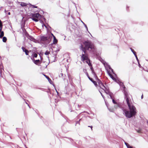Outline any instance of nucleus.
I'll return each mask as SVG.
<instances>
[{
    "instance_id": "nucleus-34",
    "label": "nucleus",
    "mask_w": 148,
    "mask_h": 148,
    "mask_svg": "<svg viewBox=\"0 0 148 148\" xmlns=\"http://www.w3.org/2000/svg\"><path fill=\"white\" fill-rule=\"evenodd\" d=\"M110 69L111 70L112 72H113V71L112 69L111 68H110Z\"/></svg>"
},
{
    "instance_id": "nucleus-10",
    "label": "nucleus",
    "mask_w": 148,
    "mask_h": 148,
    "mask_svg": "<svg viewBox=\"0 0 148 148\" xmlns=\"http://www.w3.org/2000/svg\"><path fill=\"white\" fill-rule=\"evenodd\" d=\"M34 62L35 64L38 65V63H40V61L39 60H36L34 61Z\"/></svg>"
},
{
    "instance_id": "nucleus-4",
    "label": "nucleus",
    "mask_w": 148,
    "mask_h": 148,
    "mask_svg": "<svg viewBox=\"0 0 148 148\" xmlns=\"http://www.w3.org/2000/svg\"><path fill=\"white\" fill-rule=\"evenodd\" d=\"M41 18V15L38 13L32 14V20L36 22H37Z\"/></svg>"
},
{
    "instance_id": "nucleus-18",
    "label": "nucleus",
    "mask_w": 148,
    "mask_h": 148,
    "mask_svg": "<svg viewBox=\"0 0 148 148\" xmlns=\"http://www.w3.org/2000/svg\"><path fill=\"white\" fill-rule=\"evenodd\" d=\"M24 52H25V54L27 55H28V53H29V52L28 50H27V49L25 50L24 51Z\"/></svg>"
},
{
    "instance_id": "nucleus-11",
    "label": "nucleus",
    "mask_w": 148,
    "mask_h": 148,
    "mask_svg": "<svg viewBox=\"0 0 148 148\" xmlns=\"http://www.w3.org/2000/svg\"><path fill=\"white\" fill-rule=\"evenodd\" d=\"M4 35V33L3 31H1L0 33V38H2L3 37Z\"/></svg>"
},
{
    "instance_id": "nucleus-21",
    "label": "nucleus",
    "mask_w": 148,
    "mask_h": 148,
    "mask_svg": "<svg viewBox=\"0 0 148 148\" xmlns=\"http://www.w3.org/2000/svg\"><path fill=\"white\" fill-rule=\"evenodd\" d=\"M45 77L49 81H51V80L46 75H45Z\"/></svg>"
},
{
    "instance_id": "nucleus-23",
    "label": "nucleus",
    "mask_w": 148,
    "mask_h": 148,
    "mask_svg": "<svg viewBox=\"0 0 148 148\" xmlns=\"http://www.w3.org/2000/svg\"><path fill=\"white\" fill-rule=\"evenodd\" d=\"M112 102L114 104H117L116 102L114 99H112Z\"/></svg>"
},
{
    "instance_id": "nucleus-22",
    "label": "nucleus",
    "mask_w": 148,
    "mask_h": 148,
    "mask_svg": "<svg viewBox=\"0 0 148 148\" xmlns=\"http://www.w3.org/2000/svg\"><path fill=\"white\" fill-rule=\"evenodd\" d=\"M37 56H38L37 54L36 53H35L34 54L33 57H34L36 58Z\"/></svg>"
},
{
    "instance_id": "nucleus-19",
    "label": "nucleus",
    "mask_w": 148,
    "mask_h": 148,
    "mask_svg": "<svg viewBox=\"0 0 148 148\" xmlns=\"http://www.w3.org/2000/svg\"><path fill=\"white\" fill-rule=\"evenodd\" d=\"M88 64L90 67V69H91L92 71L93 72V67H92V64H91L90 65L89 64Z\"/></svg>"
},
{
    "instance_id": "nucleus-38",
    "label": "nucleus",
    "mask_w": 148,
    "mask_h": 148,
    "mask_svg": "<svg viewBox=\"0 0 148 148\" xmlns=\"http://www.w3.org/2000/svg\"><path fill=\"white\" fill-rule=\"evenodd\" d=\"M51 35H52L53 36H53H54L53 35V34H52V33H51Z\"/></svg>"
},
{
    "instance_id": "nucleus-39",
    "label": "nucleus",
    "mask_w": 148,
    "mask_h": 148,
    "mask_svg": "<svg viewBox=\"0 0 148 148\" xmlns=\"http://www.w3.org/2000/svg\"><path fill=\"white\" fill-rule=\"evenodd\" d=\"M8 14L10 15V12H9L8 13Z\"/></svg>"
},
{
    "instance_id": "nucleus-5",
    "label": "nucleus",
    "mask_w": 148,
    "mask_h": 148,
    "mask_svg": "<svg viewBox=\"0 0 148 148\" xmlns=\"http://www.w3.org/2000/svg\"><path fill=\"white\" fill-rule=\"evenodd\" d=\"M99 86L102 89L103 91L106 94H108L109 91L108 89L102 83L101 84H99Z\"/></svg>"
},
{
    "instance_id": "nucleus-9",
    "label": "nucleus",
    "mask_w": 148,
    "mask_h": 148,
    "mask_svg": "<svg viewBox=\"0 0 148 148\" xmlns=\"http://www.w3.org/2000/svg\"><path fill=\"white\" fill-rule=\"evenodd\" d=\"M53 43L54 44H56L58 42V40L56 38L55 36H53Z\"/></svg>"
},
{
    "instance_id": "nucleus-36",
    "label": "nucleus",
    "mask_w": 148,
    "mask_h": 148,
    "mask_svg": "<svg viewBox=\"0 0 148 148\" xmlns=\"http://www.w3.org/2000/svg\"><path fill=\"white\" fill-rule=\"evenodd\" d=\"M141 98L142 99L143 98V94L141 96Z\"/></svg>"
},
{
    "instance_id": "nucleus-29",
    "label": "nucleus",
    "mask_w": 148,
    "mask_h": 148,
    "mask_svg": "<svg viewBox=\"0 0 148 148\" xmlns=\"http://www.w3.org/2000/svg\"><path fill=\"white\" fill-rule=\"evenodd\" d=\"M135 56L136 57V59H137V61H138V57H137V56L136 54V55H135Z\"/></svg>"
},
{
    "instance_id": "nucleus-37",
    "label": "nucleus",
    "mask_w": 148,
    "mask_h": 148,
    "mask_svg": "<svg viewBox=\"0 0 148 148\" xmlns=\"http://www.w3.org/2000/svg\"><path fill=\"white\" fill-rule=\"evenodd\" d=\"M100 93H101V95H102V96L103 97V98H104L103 96V95H102V93H101V92H100Z\"/></svg>"
},
{
    "instance_id": "nucleus-25",
    "label": "nucleus",
    "mask_w": 148,
    "mask_h": 148,
    "mask_svg": "<svg viewBox=\"0 0 148 148\" xmlns=\"http://www.w3.org/2000/svg\"><path fill=\"white\" fill-rule=\"evenodd\" d=\"M22 49L23 50V51L24 52L25 50H26V49H25V48L23 47H22Z\"/></svg>"
},
{
    "instance_id": "nucleus-17",
    "label": "nucleus",
    "mask_w": 148,
    "mask_h": 148,
    "mask_svg": "<svg viewBox=\"0 0 148 148\" xmlns=\"http://www.w3.org/2000/svg\"><path fill=\"white\" fill-rule=\"evenodd\" d=\"M131 49L132 51L133 52V53L134 55H136V52L134 51V50L133 49L131 48Z\"/></svg>"
},
{
    "instance_id": "nucleus-8",
    "label": "nucleus",
    "mask_w": 148,
    "mask_h": 148,
    "mask_svg": "<svg viewBox=\"0 0 148 148\" xmlns=\"http://www.w3.org/2000/svg\"><path fill=\"white\" fill-rule=\"evenodd\" d=\"M108 74L109 75V76L110 77L114 80L115 81L116 80V78L114 77L113 75L111 74V73L109 71H108Z\"/></svg>"
},
{
    "instance_id": "nucleus-40",
    "label": "nucleus",
    "mask_w": 148,
    "mask_h": 148,
    "mask_svg": "<svg viewBox=\"0 0 148 148\" xmlns=\"http://www.w3.org/2000/svg\"><path fill=\"white\" fill-rule=\"evenodd\" d=\"M147 123H148V121H147Z\"/></svg>"
},
{
    "instance_id": "nucleus-3",
    "label": "nucleus",
    "mask_w": 148,
    "mask_h": 148,
    "mask_svg": "<svg viewBox=\"0 0 148 148\" xmlns=\"http://www.w3.org/2000/svg\"><path fill=\"white\" fill-rule=\"evenodd\" d=\"M82 51L83 52L80 55L81 61L84 62H85L88 64H89L90 65V60L89 58L88 54L86 53V51L84 50H82Z\"/></svg>"
},
{
    "instance_id": "nucleus-33",
    "label": "nucleus",
    "mask_w": 148,
    "mask_h": 148,
    "mask_svg": "<svg viewBox=\"0 0 148 148\" xmlns=\"http://www.w3.org/2000/svg\"><path fill=\"white\" fill-rule=\"evenodd\" d=\"M88 127H90V128H91V130H92V126H89Z\"/></svg>"
},
{
    "instance_id": "nucleus-27",
    "label": "nucleus",
    "mask_w": 148,
    "mask_h": 148,
    "mask_svg": "<svg viewBox=\"0 0 148 148\" xmlns=\"http://www.w3.org/2000/svg\"><path fill=\"white\" fill-rule=\"evenodd\" d=\"M121 85H122V86H123V88H125V86H124V84H123V83H121Z\"/></svg>"
},
{
    "instance_id": "nucleus-24",
    "label": "nucleus",
    "mask_w": 148,
    "mask_h": 148,
    "mask_svg": "<svg viewBox=\"0 0 148 148\" xmlns=\"http://www.w3.org/2000/svg\"><path fill=\"white\" fill-rule=\"evenodd\" d=\"M98 83L99 85V84H101V83H102L101 81L99 80H98Z\"/></svg>"
},
{
    "instance_id": "nucleus-31",
    "label": "nucleus",
    "mask_w": 148,
    "mask_h": 148,
    "mask_svg": "<svg viewBox=\"0 0 148 148\" xmlns=\"http://www.w3.org/2000/svg\"><path fill=\"white\" fill-rule=\"evenodd\" d=\"M86 75L88 78H90L88 74V73H86Z\"/></svg>"
},
{
    "instance_id": "nucleus-26",
    "label": "nucleus",
    "mask_w": 148,
    "mask_h": 148,
    "mask_svg": "<svg viewBox=\"0 0 148 148\" xmlns=\"http://www.w3.org/2000/svg\"><path fill=\"white\" fill-rule=\"evenodd\" d=\"M22 49L23 50V51L24 52L25 50H26V49H25V48L23 47H22Z\"/></svg>"
},
{
    "instance_id": "nucleus-32",
    "label": "nucleus",
    "mask_w": 148,
    "mask_h": 148,
    "mask_svg": "<svg viewBox=\"0 0 148 148\" xmlns=\"http://www.w3.org/2000/svg\"><path fill=\"white\" fill-rule=\"evenodd\" d=\"M137 131L138 133H141V131L140 130H138Z\"/></svg>"
},
{
    "instance_id": "nucleus-14",
    "label": "nucleus",
    "mask_w": 148,
    "mask_h": 148,
    "mask_svg": "<svg viewBox=\"0 0 148 148\" xmlns=\"http://www.w3.org/2000/svg\"><path fill=\"white\" fill-rule=\"evenodd\" d=\"M7 40V38L5 37H3V42H5Z\"/></svg>"
},
{
    "instance_id": "nucleus-1",
    "label": "nucleus",
    "mask_w": 148,
    "mask_h": 148,
    "mask_svg": "<svg viewBox=\"0 0 148 148\" xmlns=\"http://www.w3.org/2000/svg\"><path fill=\"white\" fill-rule=\"evenodd\" d=\"M125 99L127 104L130 110V112L134 116L136 115V110L135 107L133 105H131V99L129 96L127 92L124 90Z\"/></svg>"
},
{
    "instance_id": "nucleus-15",
    "label": "nucleus",
    "mask_w": 148,
    "mask_h": 148,
    "mask_svg": "<svg viewBox=\"0 0 148 148\" xmlns=\"http://www.w3.org/2000/svg\"><path fill=\"white\" fill-rule=\"evenodd\" d=\"M125 144L127 146V148H133L132 146H130L128 143H125Z\"/></svg>"
},
{
    "instance_id": "nucleus-28",
    "label": "nucleus",
    "mask_w": 148,
    "mask_h": 148,
    "mask_svg": "<svg viewBox=\"0 0 148 148\" xmlns=\"http://www.w3.org/2000/svg\"><path fill=\"white\" fill-rule=\"evenodd\" d=\"M31 6L33 7V8H37L38 7L36 6H35L34 5H32Z\"/></svg>"
},
{
    "instance_id": "nucleus-2",
    "label": "nucleus",
    "mask_w": 148,
    "mask_h": 148,
    "mask_svg": "<svg viewBox=\"0 0 148 148\" xmlns=\"http://www.w3.org/2000/svg\"><path fill=\"white\" fill-rule=\"evenodd\" d=\"M83 44L84 47L82 45H81V48L82 50H84L86 51L87 50L94 51L95 49V46L91 41L87 40L84 42Z\"/></svg>"
},
{
    "instance_id": "nucleus-35",
    "label": "nucleus",
    "mask_w": 148,
    "mask_h": 148,
    "mask_svg": "<svg viewBox=\"0 0 148 148\" xmlns=\"http://www.w3.org/2000/svg\"><path fill=\"white\" fill-rule=\"evenodd\" d=\"M138 65H139V66L140 67V66H141V65H140V63H139V62H138Z\"/></svg>"
},
{
    "instance_id": "nucleus-30",
    "label": "nucleus",
    "mask_w": 148,
    "mask_h": 148,
    "mask_svg": "<svg viewBox=\"0 0 148 148\" xmlns=\"http://www.w3.org/2000/svg\"><path fill=\"white\" fill-rule=\"evenodd\" d=\"M89 79L92 82L94 80H93L92 79V78H89Z\"/></svg>"
},
{
    "instance_id": "nucleus-6",
    "label": "nucleus",
    "mask_w": 148,
    "mask_h": 148,
    "mask_svg": "<svg viewBox=\"0 0 148 148\" xmlns=\"http://www.w3.org/2000/svg\"><path fill=\"white\" fill-rule=\"evenodd\" d=\"M124 114L128 118H130L134 116L131 112L126 110H123Z\"/></svg>"
},
{
    "instance_id": "nucleus-12",
    "label": "nucleus",
    "mask_w": 148,
    "mask_h": 148,
    "mask_svg": "<svg viewBox=\"0 0 148 148\" xmlns=\"http://www.w3.org/2000/svg\"><path fill=\"white\" fill-rule=\"evenodd\" d=\"M20 5L22 6L23 7V6H27V4L26 3H24V2H22L20 4Z\"/></svg>"
},
{
    "instance_id": "nucleus-7",
    "label": "nucleus",
    "mask_w": 148,
    "mask_h": 148,
    "mask_svg": "<svg viewBox=\"0 0 148 148\" xmlns=\"http://www.w3.org/2000/svg\"><path fill=\"white\" fill-rule=\"evenodd\" d=\"M49 38V37L48 36H42L41 37V40L42 41H45L47 40Z\"/></svg>"
},
{
    "instance_id": "nucleus-20",
    "label": "nucleus",
    "mask_w": 148,
    "mask_h": 148,
    "mask_svg": "<svg viewBox=\"0 0 148 148\" xmlns=\"http://www.w3.org/2000/svg\"><path fill=\"white\" fill-rule=\"evenodd\" d=\"M92 82L96 86H97V83L96 81H92Z\"/></svg>"
},
{
    "instance_id": "nucleus-16",
    "label": "nucleus",
    "mask_w": 148,
    "mask_h": 148,
    "mask_svg": "<svg viewBox=\"0 0 148 148\" xmlns=\"http://www.w3.org/2000/svg\"><path fill=\"white\" fill-rule=\"evenodd\" d=\"M50 53V52L48 51H47L45 54L46 55H49Z\"/></svg>"
},
{
    "instance_id": "nucleus-13",
    "label": "nucleus",
    "mask_w": 148,
    "mask_h": 148,
    "mask_svg": "<svg viewBox=\"0 0 148 148\" xmlns=\"http://www.w3.org/2000/svg\"><path fill=\"white\" fill-rule=\"evenodd\" d=\"M3 70V69H2V66H0V76H1V77H3V76H2V72Z\"/></svg>"
}]
</instances>
